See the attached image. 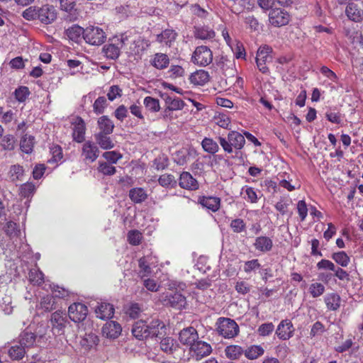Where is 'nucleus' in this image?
Listing matches in <instances>:
<instances>
[{"instance_id": "obj_1", "label": "nucleus", "mask_w": 363, "mask_h": 363, "mask_svg": "<svg viewBox=\"0 0 363 363\" xmlns=\"http://www.w3.org/2000/svg\"><path fill=\"white\" fill-rule=\"evenodd\" d=\"M218 141L223 150L227 153H232L233 148L241 150L245 144V136L239 132L230 131L228 134L227 139L223 137L218 138Z\"/></svg>"}, {"instance_id": "obj_2", "label": "nucleus", "mask_w": 363, "mask_h": 363, "mask_svg": "<svg viewBox=\"0 0 363 363\" xmlns=\"http://www.w3.org/2000/svg\"><path fill=\"white\" fill-rule=\"evenodd\" d=\"M217 332L224 338H233L239 333V326L230 318H219L216 323Z\"/></svg>"}, {"instance_id": "obj_3", "label": "nucleus", "mask_w": 363, "mask_h": 363, "mask_svg": "<svg viewBox=\"0 0 363 363\" xmlns=\"http://www.w3.org/2000/svg\"><path fill=\"white\" fill-rule=\"evenodd\" d=\"M83 38L86 43L92 45H100L104 43L106 34L102 28L98 26H89L84 29Z\"/></svg>"}, {"instance_id": "obj_4", "label": "nucleus", "mask_w": 363, "mask_h": 363, "mask_svg": "<svg viewBox=\"0 0 363 363\" xmlns=\"http://www.w3.org/2000/svg\"><path fill=\"white\" fill-rule=\"evenodd\" d=\"M212 61L213 52L209 48L205 45L197 47L191 57V62L199 66L206 67Z\"/></svg>"}, {"instance_id": "obj_5", "label": "nucleus", "mask_w": 363, "mask_h": 363, "mask_svg": "<svg viewBox=\"0 0 363 363\" xmlns=\"http://www.w3.org/2000/svg\"><path fill=\"white\" fill-rule=\"evenodd\" d=\"M162 302L165 306L182 310L186 306V297L179 292H167L162 296Z\"/></svg>"}, {"instance_id": "obj_6", "label": "nucleus", "mask_w": 363, "mask_h": 363, "mask_svg": "<svg viewBox=\"0 0 363 363\" xmlns=\"http://www.w3.org/2000/svg\"><path fill=\"white\" fill-rule=\"evenodd\" d=\"M126 40L127 38L123 36H121V38H113L111 43L104 45L103 48V52L106 57L111 60L117 59L120 55L121 49L123 47Z\"/></svg>"}, {"instance_id": "obj_7", "label": "nucleus", "mask_w": 363, "mask_h": 363, "mask_svg": "<svg viewBox=\"0 0 363 363\" xmlns=\"http://www.w3.org/2000/svg\"><path fill=\"white\" fill-rule=\"evenodd\" d=\"M272 51V48L268 45L261 46L257 50L256 63L259 70L264 74L269 71L266 65L272 60V57L270 55Z\"/></svg>"}, {"instance_id": "obj_8", "label": "nucleus", "mask_w": 363, "mask_h": 363, "mask_svg": "<svg viewBox=\"0 0 363 363\" xmlns=\"http://www.w3.org/2000/svg\"><path fill=\"white\" fill-rule=\"evenodd\" d=\"M212 352V347L210 344L203 340H196L190 347L189 353L191 356L196 360L209 355Z\"/></svg>"}, {"instance_id": "obj_9", "label": "nucleus", "mask_w": 363, "mask_h": 363, "mask_svg": "<svg viewBox=\"0 0 363 363\" xmlns=\"http://www.w3.org/2000/svg\"><path fill=\"white\" fill-rule=\"evenodd\" d=\"M269 21L271 25L275 27H281L289 23L290 16L284 9H275L270 11Z\"/></svg>"}, {"instance_id": "obj_10", "label": "nucleus", "mask_w": 363, "mask_h": 363, "mask_svg": "<svg viewBox=\"0 0 363 363\" xmlns=\"http://www.w3.org/2000/svg\"><path fill=\"white\" fill-rule=\"evenodd\" d=\"M88 313L87 307L81 303H74L68 308V315L72 321L75 323L84 320Z\"/></svg>"}, {"instance_id": "obj_11", "label": "nucleus", "mask_w": 363, "mask_h": 363, "mask_svg": "<svg viewBox=\"0 0 363 363\" xmlns=\"http://www.w3.org/2000/svg\"><path fill=\"white\" fill-rule=\"evenodd\" d=\"M99 150L97 145L91 141L85 142L82 148V157L85 163H92L98 158Z\"/></svg>"}, {"instance_id": "obj_12", "label": "nucleus", "mask_w": 363, "mask_h": 363, "mask_svg": "<svg viewBox=\"0 0 363 363\" xmlns=\"http://www.w3.org/2000/svg\"><path fill=\"white\" fill-rule=\"evenodd\" d=\"M38 20L43 23L50 24L56 20L57 12L52 5L45 4L38 7Z\"/></svg>"}, {"instance_id": "obj_13", "label": "nucleus", "mask_w": 363, "mask_h": 363, "mask_svg": "<svg viewBox=\"0 0 363 363\" xmlns=\"http://www.w3.org/2000/svg\"><path fill=\"white\" fill-rule=\"evenodd\" d=\"M179 340L180 342L189 347L199 340V335L196 330L193 327L184 328L179 333Z\"/></svg>"}, {"instance_id": "obj_14", "label": "nucleus", "mask_w": 363, "mask_h": 363, "mask_svg": "<svg viewBox=\"0 0 363 363\" xmlns=\"http://www.w3.org/2000/svg\"><path fill=\"white\" fill-rule=\"evenodd\" d=\"M148 333L150 337H162L166 335L165 324L159 319H153L148 323Z\"/></svg>"}, {"instance_id": "obj_15", "label": "nucleus", "mask_w": 363, "mask_h": 363, "mask_svg": "<svg viewBox=\"0 0 363 363\" xmlns=\"http://www.w3.org/2000/svg\"><path fill=\"white\" fill-rule=\"evenodd\" d=\"M177 34L173 29H165L157 35L156 41L162 46L170 48L175 41Z\"/></svg>"}, {"instance_id": "obj_16", "label": "nucleus", "mask_w": 363, "mask_h": 363, "mask_svg": "<svg viewBox=\"0 0 363 363\" xmlns=\"http://www.w3.org/2000/svg\"><path fill=\"white\" fill-rule=\"evenodd\" d=\"M164 100L167 106V108L164 111V118H167L169 116L170 111L182 110L184 106V101L179 98H174L168 95H164Z\"/></svg>"}, {"instance_id": "obj_17", "label": "nucleus", "mask_w": 363, "mask_h": 363, "mask_svg": "<svg viewBox=\"0 0 363 363\" xmlns=\"http://www.w3.org/2000/svg\"><path fill=\"white\" fill-rule=\"evenodd\" d=\"M179 184L181 188L191 191L196 190L199 186L197 180L188 172L180 174Z\"/></svg>"}, {"instance_id": "obj_18", "label": "nucleus", "mask_w": 363, "mask_h": 363, "mask_svg": "<svg viewBox=\"0 0 363 363\" xmlns=\"http://www.w3.org/2000/svg\"><path fill=\"white\" fill-rule=\"evenodd\" d=\"M360 2L350 3L346 8V14L347 17L353 21H359L363 16V11Z\"/></svg>"}, {"instance_id": "obj_19", "label": "nucleus", "mask_w": 363, "mask_h": 363, "mask_svg": "<svg viewBox=\"0 0 363 363\" xmlns=\"http://www.w3.org/2000/svg\"><path fill=\"white\" fill-rule=\"evenodd\" d=\"M72 137L74 141L82 143L84 140L85 123L81 118H78L72 123Z\"/></svg>"}, {"instance_id": "obj_20", "label": "nucleus", "mask_w": 363, "mask_h": 363, "mask_svg": "<svg viewBox=\"0 0 363 363\" xmlns=\"http://www.w3.org/2000/svg\"><path fill=\"white\" fill-rule=\"evenodd\" d=\"M294 333L293 325L289 320H282L277 327L276 333L281 340H288Z\"/></svg>"}, {"instance_id": "obj_21", "label": "nucleus", "mask_w": 363, "mask_h": 363, "mask_svg": "<svg viewBox=\"0 0 363 363\" xmlns=\"http://www.w3.org/2000/svg\"><path fill=\"white\" fill-rule=\"evenodd\" d=\"M121 330L122 328L120 324L115 321L106 323L102 328L103 335L111 339L117 338L120 335Z\"/></svg>"}, {"instance_id": "obj_22", "label": "nucleus", "mask_w": 363, "mask_h": 363, "mask_svg": "<svg viewBox=\"0 0 363 363\" xmlns=\"http://www.w3.org/2000/svg\"><path fill=\"white\" fill-rule=\"evenodd\" d=\"M148 332V323L143 320L135 323L132 328L133 335L138 340L150 337Z\"/></svg>"}, {"instance_id": "obj_23", "label": "nucleus", "mask_w": 363, "mask_h": 363, "mask_svg": "<svg viewBox=\"0 0 363 363\" xmlns=\"http://www.w3.org/2000/svg\"><path fill=\"white\" fill-rule=\"evenodd\" d=\"M50 322L54 330L62 331L66 325V314L61 311H55L51 315Z\"/></svg>"}, {"instance_id": "obj_24", "label": "nucleus", "mask_w": 363, "mask_h": 363, "mask_svg": "<svg viewBox=\"0 0 363 363\" xmlns=\"http://www.w3.org/2000/svg\"><path fill=\"white\" fill-rule=\"evenodd\" d=\"M36 335L29 330V328L26 329L19 336V344L26 349L33 347L35 345Z\"/></svg>"}, {"instance_id": "obj_25", "label": "nucleus", "mask_w": 363, "mask_h": 363, "mask_svg": "<svg viewBox=\"0 0 363 363\" xmlns=\"http://www.w3.org/2000/svg\"><path fill=\"white\" fill-rule=\"evenodd\" d=\"M96 317L100 319H108L113 317L114 308L107 303H101L95 310Z\"/></svg>"}, {"instance_id": "obj_26", "label": "nucleus", "mask_w": 363, "mask_h": 363, "mask_svg": "<svg viewBox=\"0 0 363 363\" xmlns=\"http://www.w3.org/2000/svg\"><path fill=\"white\" fill-rule=\"evenodd\" d=\"M169 64V57L164 53L155 54L150 60V65L157 69H164Z\"/></svg>"}, {"instance_id": "obj_27", "label": "nucleus", "mask_w": 363, "mask_h": 363, "mask_svg": "<svg viewBox=\"0 0 363 363\" xmlns=\"http://www.w3.org/2000/svg\"><path fill=\"white\" fill-rule=\"evenodd\" d=\"M272 240L266 236L257 237L254 242L255 248L262 252H267L270 251L272 248Z\"/></svg>"}, {"instance_id": "obj_28", "label": "nucleus", "mask_w": 363, "mask_h": 363, "mask_svg": "<svg viewBox=\"0 0 363 363\" xmlns=\"http://www.w3.org/2000/svg\"><path fill=\"white\" fill-rule=\"evenodd\" d=\"M99 132L98 133L111 134L112 133L114 124L113 121L107 116H101L97 121Z\"/></svg>"}, {"instance_id": "obj_29", "label": "nucleus", "mask_w": 363, "mask_h": 363, "mask_svg": "<svg viewBox=\"0 0 363 363\" xmlns=\"http://www.w3.org/2000/svg\"><path fill=\"white\" fill-rule=\"evenodd\" d=\"M35 143V137L26 133L21 138L20 148L22 152L30 154L33 152Z\"/></svg>"}, {"instance_id": "obj_30", "label": "nucleus", "mask_w": 363, "mask_h": 363, "mask_svg": "<svg viewBox=\"0 0 363 363\" xmlns=\"http://www.w3.org/2000/svg\"><path fill=\"white\" fill-rule=\"evenodd\" d=\"M189 80L191 84L202 86L209 81L208 72L203 69L198 70L191 74Z\"/></svg>"}, {"instance_id": "obj_31", "label": "nucleus", "mask_w": 363, "mask_h": 363, "mask_svg": "<svg viewBox=\"0 0 363 363\" xmlns=\"http://www.w3.org/2000/svg\"><path fill=\"white\" fill-rule=\"evenodd\" d=\"M65 33L69 40L78 43L84 35V29L79 26L73 25L68 28Z\"/></svg>"}, {"instance_id": "obj_32", "label": "nucleus", "mask_w": 363, "mask_h": 363, "mask_svg": "<svg viewBox=\"0 0 363 363\" xmlns=\"http://www.w3.org/2000/svg\"><path fill=\"white\" fill-rule=\"evenodd\" d=\"M324 301L328 309L337 311L340 306L341 298L337 294L330 293L324 297Z\"/></svg>"}, {"instance_id": "obj_33", "label": "nucleus", "mask_w": 363, "mask_h": 363, "mask_svg": "<svg viewBox=\"0 0 363 363\" xmlns=\"http://www.w3.org/2000/svg\"><path fill=\"white\" fill-rule=\"evenodd\" d=\"M200 203L202 206L212 211L213 212L217 211L220 205V199L218 197H203L200 199Z\"/></svg>"}, {"instance_id": "obj_34", "label": "nucleus", "mask_w": 363, "mask_h": 363, "mask_svg": "<svg viewBox=\"0 0 363 363\" xmlns=\"http://www.w3.org/2000/svg\"><path fill=\"white\" fill-rule=\"evenodd\" d=\"M108 135L105 133H96L94 135L97 144L104 150H109L114 147V143Z\"/></svg>"}, {"instance_id": "obj_35", "label": "nucleus", "mask_w": 363, "mask_h": 363, "mask_svg": "<svg viewBox=\"0 0 363 363\" xmlns=\"http://www.w3.org/2000/svg\"><path fill=\"white\" fill-rule=\"evenodd\" d=\"M99 339L94 333H88L84 335L80 342L81 345L86 350H90L96 347L99 343Z\"/></svg>"}, {"instance_id": "obj_36", "label": "nucleus", "mask_w": 363, "mask_h": 363, "mask_svg": "<svg viewBox=\"0 0 363 363\" xmlns=\"http://www.w3.org/2000/svg\"><path fill=\"white\" fill-rule=\"evenodd\" d=\"M129 197L134 203H140L147 199V194L143 188H133L129 191Z\"/></svg>"}, {"instance_id": "obj_37", "label": "nucleus", "mask_w": 363, "mask_h": 363, "mask_svg": "<svg viewBox=\"0 0 363 363\" xmlns=\"http://www.w3.org/2000/svg\"><path fill=\"white\" fill-rule=\"evenodd\" d=\"M203 150L210 154H215L218 152L219 146L212 138H205L201 142Z\"/></svg>"}, {"instance_id": "obj_38", "label": "nucleus", "mask_w": 363, "mask_h": 363, "mask_svg": "<svg viewBox=\"0 0 363 363\" xmlns=\"http://www.w3.org/2000/svg\"><path fill=\"white\" fill-rule=\"evenodd\" d=\"M243 350L239 345H229L225 349L226 357L230 359H238L242 354Z\"/></svg>"}, {"instance_id": "obj_39", "label": "nucleus", "mask_w": 363, "mask_h": 363, "mask_svg": "<svg viewBox=\"0 0 363 363\" xmlns=\"http://www.w3.org/2000/svg\"><path fill=\"white\" fill-rule=\"evenodd\" d=\"M332 259L342 267H346L350 262V258L344 251L334 252L331 255Z\"/></svg>"}, {"instance_id": "obj_40", "label": "nucleus", "mask_w": 363, "mask_h": 363, "mask_svg": "<svg viewBox=\"0 0 363 363\" xmlns=\"http://www.w3.org/2000/svg\"><path fill=\"white\" fill-rule=\"evenodd\" d=\"M149 259L150 257L148 256H145L141 257L138 260V265L140 268L139 274L142 278L148 277L151 274V268L149 264Z\"/></svg>"}, {"instance_id": "obj_41", "label": "nucleus", "mask_w": 363, "mask_h": 363, "mask_svg": "<svg viewBox=\"0 0 363 363\" xmlns=\"http://www.w3.org/2000/svg\"><path fill=\"white\" fill-rule=\"evenodd\" d=\"M160 348L162 351L167 354H172L177 348L174 339L172 337L163 338L160 342Z\"/></svg>"}, {"instance_id": "obj_42", "label": "nucleus", "mask_w": 363, "mask_h": 363, "mask_svg": "<svg viewBox=\"0 0 363 363\" xmlns=\"http://www.w3.org/2000/svg\"><path fill=\"white\" fill-rule=\"evenodd\" d=\"M133 47H131V50L135 54L145 50L150 45L149 41L142 37H138L133 43Z\"/></svg>"}, {"instance_id": "obj_43", "label": "nucleus", "mask_w": 363, "mask_h": 363, "mask_svg": "<svg viewBox=\"0 0 363 363\" xmlns=\"http://www.w3.org/2000/svg\"><path fill=\"white\" fill-rule=\"evenodd\" d=\"M195 36L201 40L211 39L215 36V32L208 27H199L196 28Z\"/></svg>"}, {"instance_id": "obj_44", "label": "nucleus", "mask_w": 363, "mask_h": 363, "mask_svg": "<svg viewBox=\"0 0 363 363\" xmlns=\"http://www.w3.org/2000/svg\"><path fill=\"white\" fill-rule=\"evenodd\" d=\"M158 182L162 186L169 189L174 187L177 184L175 177L169 174H162L158 179Z\"/></svg>"}, {"instance_id": "obj_45", "label": "nucleus", "mask_w": 363, "mask_h": 363, "mask_svg": "<svg viewBox=\"0 0 363 363\" xmlns=\"http://www.w3.org/2000/svg\"><path fill=\"white\" fill-rule=\"evenodd\" d=\"M26 353V348L23 347L21 345H15L9 350V356L13 359H21Z\"/></svg>"}, {"instance_id": "obj_46", "label": "nucleus", "mask_w": 363, "mask_h": 363, "mask_svg": "<svg viewBox=\"0 0 363 363\" xmlns=\"http://www.w3.org/2000/svg\"><path fill=\"white\" fill-rule=\"evenodd\" d=\"M264 354V349L259 345H252L245 352V357L249 359H255Z\"/></svg>"}, {"instance_id": "obj_47", "label": "nucleus", "mask_w": 363, "mask_h": 363, "mask_svg": "<svg viewBox=\"0 0 363 363\" xmlns=\"http://www.w3.org/2000/svg\"><path fill=\"white\" fill-rule=\"evenodd\" d=\"M143 104L146 108L152 112H157L160 109L159 100L153 97L146 96L144 99Z\"/></svg>"}, {"instance_id": "obj_48", "label": "nucleus", "mask_w": 363, "mask_h": 363, "mask_svg": "<svg viewBox=\"0 0 363 363\" xmlns=\"http://www.w3.org/2000/svg\"><path fill=\"white\" fill-rule=\"evenodd\" d=\"M325 291L323 284L315 282L309 286L308 291L313 298H318L322 296Z\"/></svg>"}, {"instance_id": "obj_49", "label": "nucleus", "mask_w": 363, "mask_h": 363, "mask_svg": "<svg viewBox=\"0 0 363 363\" xmlns=\"http://www.w3.org/2000/svg\"><path fill=\"white\" fill-rule=\"evenodd\" d=\"M29 280L35 285H40L44 281V274L39 269H32L29 272Z\"/></svg>"}, {"instance_id": "obj_50", "label": "nucleus", "mask_w": 363, "mask_h": 363, "mask_svg": "<svg viewBox=\"0 0 363 363\" xmlns=\"http://www.w3.org/2000/svg\"><path fill=\"white\" fill-rule=\"evenodd\" d=\"M55 299L52 296L48 295L41 298L40 307L45 311H50L55 308Z\"/></svg>"}, {"instance_id": "obj_51", "label": "nucleus", "mask_w": 363, "mask_h": 363, "mask_svg": "<svg viewBox=\"0 0 363 363\" xmlns=\"http://www.w3.org/2000/svg\"><path fill=\"white\" fill-rule=\"evenodd\" d=\"M98 171L104 175L111 176L116 173V168L108 162H99Z\"/></svg>"}, {"instance_id": "obj_52", "label": "nucleus", "mask_w": 363, "mask_h": 363, "mask_svg": "<svg viewBox=\"0 0 363 363\" xmlns=\"http://www.w3.org/2000/svg\"><path fill=\"white\" fill-rule=\"evenodd\" d=\"M107 106L106 99L104 96H99L96 99L93 105V109L95 113L101 114L104 112Z\"/></svg>"}, {"instance_id": "obj_53", "label": "nucleus", "mask_w": 363, "mask_h": 363, "mask_svg": "<svg viewBox=\"0 0 363 363\" xmlns=\"http://www.w3.org/2000/svg\"><path fill=\"white\" fill-rule=\"evenodd\" d=\"M1 145L4 150H13L16 146L14 137L12 135H6L3 137Z\"/></svg>"}, {"instance_id": "obj_54", "label": "nucleus", "mask_w": 363, "mask_h": 363, "mask_svg": "<svg viewBox=\"0 0 363 363\" xmlns=\"http://www.w3.org/2000/svg\"><path fill=\"white\" fill-rule=\"evenodd\" d=\"M143 238L142 233L137 230H130L128 233V240L132 245H138L141 242Z\"/></svg>"}, {"instance_id": "obj_55", "label": "nucleus", "mask_w": 363, "mask_h": 363, "mask_svg": "<svg viewBox=\"0 0 363 363\" xmlns=\"http://www.w3.org/2000/svg\"><path fill=\"white\" fill-rule=\"evenodd\" d=\"M261 264L257 259H253L249 261H246L244 263L243 270L247 274H250L252 272H255L259 269Z\"/></svg>"}, {"instance_id": "obj_56", "label": "nucleus", "mask_w": 363, "mask_h": 363, "mask_svg": "<svg viewBox=\"0 0 363 363\" xmlns=\"http://www.w3.org/2000/svg\"><path fill=\"white\" fill-rule=\"evenodd\" d=\"M23 174V167L13 165L10 168L9 174L12 181L21 180Z\"/></svg>"}, {"instance_id": "obj_57", "label": "nucleus", "mask_w": 363, "mask_h": 363, "mask_svg": "<svg viewBox=\"0 0 363 363\" xmlns=\"http://www.w3.org/2000/svg\"><path fill=\"white\" fill-rule=\"evenodd\" d=\"M230 228L234 233H240L245 230L246 225L242 219H233L230 224Z\"/></svg>"}, {"instance_id": "obj_58", "label": "nucleus", "mask_w": 363, "mask_h": 363, "mask_svg": "<svg viewBox=\"0 0 363 363\" xmlns=\"http://www.w3.org/2000/svg\"><path fill=\"white\" fill-rule=\"evenodd\" d=\"M22 16L28 21H32L36 18L38 19V7H28L23 12Z\"/></svg>"}, {"instance_id": "obj_59", "label": "nucleus", "mask_w": 363, "mask_h": 363, "mask_svg": "<svg viewBox=\"0 0 363 363\" xmlns=\"http://www.w3.org/2000/svg\"><path fill=\"white\" fill-rule=\"evenodd\" d=\"M102 156L111 164H116L122 158V155L116 151L105 152Z\"/></svg>"}, {"instance_id": "obj_60", "label": "nucleus", "mask_w": 363, "mask_h": 363, "mask_svg": "<svg viewBox=\"0 0 363 363\" xmlns=\"http://www.w3.org/2000/svg\"><path fill=\"white\" fill-rule=\"evenodd\" d=\"M184 69L182 66L179 65H171L168 73L169 74V77L176 79L179 77H182L184 74Z\"/></svg>"}, {"instance_id": "obj_61", "label": "nucleus", "mask_w": 363, "mask_h": 363, "mask_svg": "<svg viewBox=\"0 0 363 363\" xmlns=\"http://www.w3.org/2000/svg\"><path fill=\"white\" fill-rule=\"evenodd\" d=\"M61 10L71 13L75 10V0H59Z\"/></svg>"}, {"instance_id": "obj_62", "label": "nucleus", "mask_w": 363, "mask_h": 363, "mask_svg": "<svg viewBox=\"0 0 363 363\" xmlns=\"http://www.w3.org/2000/svg\"><path fill=\"white\" fill-rule=\"evenodd\" d=\"M29 94L28 88L26 86H21L15 91L16 99L20 102L24 101Z\"/></svg>"}, {"instance_id": "obj_63", "label": "nucleus", "mask_w": 363, "mask_h": 363, "mask_svg": "<svg viewBox=\"0 0 363 363\" xmlns=\"http://www.w3.org/2000/svg\"><path fill=\"white\" fill-rule=\"evenodd\" d=\"M245 193L247 197L245 199L250 203H257L258 201V195L255 189L250 186H246Z\"/></svg>"}, {"instance_id": "obj_64", "label": "nucleus", "mask_w": 363, "mask_h": 363, "mask_svg": "<svg viewBox=\"0 0 363 363\" xmlns=\"http://www.w3.org/2000/svg\"><path fill=\"white\" fill-rule=\"evenodd\" d=\"M35 186L32 183H25L20 188L21 195L23 197H28L33 194Z\"/></svg>"}]
</instances>
